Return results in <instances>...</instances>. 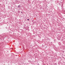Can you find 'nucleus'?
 Wrapping results in <instances>:
<instances>
[{"label":"nucleus","mask_w":65,"mask_h":65,"mask_svg":"<svg viewBox=\"0 0 65 65\" xmlns=\"http://www.w3.org/2000/svg\"><path fill=\"white\" fill-rule=\"evenodd\" d=\"M21 7V6H20V5L19 6H18V7H19H19H20V8L21 7Z\"/></svg>","instance_id":"nucleus-1"},{"label":"nucleus","mask_w":65,"mask_h":65,"mask_svg":"<svg viewBox=\"0 0 65 65\" xmlns=\"http://www.w3.org/2000/svg\"><path fill=\"white\" fill-rule=\"evenodd\" d=\"M37 65H39V63H38V64H37Z\"/></svg>","instance_id":"nucleus-2"},{"label":"nucleus","mask_w":65,"mask_h":65,"mask_svg":"<svg viewBox=\"0 0 65 65\" xmlns=\"http://www.w3.org/2000/svg\"><path fill=\"white\" fill-rule=\"evenodd\" d=\"M27 20H29V19H27Z\"/></svg>","instance_id":"nucleus-3"},{"label":"nucleus","mask_w":65,"mask_h":65,"mask_svg":"<svg viewBox=\"0 0 65 65\" xmlns=\"http://www.w3.org/2000/svg\"><path fill=\"white\" fill-rule=\"evenodd\" d=\"M21 12V13H22V12Z\"/></svg>","instance_id":"nucleus-4"}]
</instances>
